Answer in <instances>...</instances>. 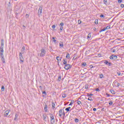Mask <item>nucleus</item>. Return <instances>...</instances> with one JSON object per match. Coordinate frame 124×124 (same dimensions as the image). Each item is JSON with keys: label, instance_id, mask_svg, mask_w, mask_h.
Returning a JSON list of instances; mask_svg holds the SVG:
<instances>
[{"label": "nucleus", "instance_id": "1", "mask_svg": "<svg viewBox=\"0 0 124 124\" xmlns=\"http://www.w3.org/2000/svg\"><path fill=\"white\" fill-rule=\"evenodd\" d=\"M3 40H1V45L0 47V56L1 59V61L3 63H5V61H4V58H3V46H4Z\"/></svg>", "mask_w": 124, "mask_h": 124}, {"label": "nucleus", "instance_id": "2", "mask_svg": "<svg viewBox=\"0 0 124 124\" xmlns=\"http://www.w3.org/2000/svg\"><path fill=\"white\" fill-rule=\"evenodd\" d=\"M50 123L51 124H54L56 123L55 121V117H54V115L52 114H50Z\"/></svg>", "mask_w": 124, "mask_h": 124}, {"label": "nucleus", "instance_id": "3", "mask_svg": "<svg viewBox=\"0 0 124 124\" xmlns=\"http://www.w3.org/2000/svg\"><path fill=\"white\" fill-rule=\"evenodd\" d=\"M59 115L60 117H62V116H63L64 117L65 116V113H64V110L62 109H60L59 110Z\"/></svg>", "mask_w": 124, "mask_h": 124}, {"label": "nucleus", "instance_id": "4", "mask_svg": "<svg viewBox=\"0 0 124 124\" xmlns=\"http://www.w3.org/2000/svg\"><path fill=\"white\" fill-rule=\"evenodd\" d=\"M41 54H40V57H42V58H43L44 56H45V54H46V51L44 49H42L41 50Z\"/></svg>", "mask_w": 124, "mask_h": 124}, {"label": "nucleus", "instance_id": "5", "mask_svg": "<svg viewBox=\"0 0 124 124\" xmlns=\"http://www.w3.org/2000/svg\"><path fill=\"white\" fill-rule=\"evenodd\" d=\"M19 56L20 62H24V57H23V55L22 54V53L20 52L19 54Z\"/></svg>", "mask_w": 124, "mask_h": 124}, {"label": "nucleus", "instance_id": "6", "mask_svg": "<svg viewBox=\"0 0 124 124\" xmlns=\"http://www.w3.org/2000/svg\"><path fill=\"white\" fill-rule=\"evenodd\" d=\"M72 66L71 65L69 64H66L65 65L64 68L66 69V70H68V69H70V68H71Z\"/></svg>", "mask_w": 124, "mask_h": 124}, {"label": "nucleus", "instance_id": "7", "mask_svg": "<svg viewBox=\"0 0 124 124\" xmlns=\"http://www.w3.org/2000/svg\"><path fill=\"white\" fill-rule=\"evenodd\" d=\"M42 9H43L42 7L40 6L39 8V10H38V15H41V13H42Z\"/></svg>", "mask_w": 124, "mask_h": 124}, {"label": "nucleus", "instance_id": "8", "mask_svg": "<svg viewBox=\"0 0 124 124\" xmlns=\"http://www.w3.org/2000/svg\"><path fill=\"white\" fill-rule=\"evenodd\" d=\"M64 24L63 22L61 23L59 25V27H60V31H62V30L63 29V27H62V26H63Z\"/></svg>", "mask_w": 124, "mask_h": 124}, {"label": "nucleus", "instance_id": "9", "mask_svg": "<svg viewBox=\"0 0 124 124\" xmlns=\"http://www.w3.org/2000/svg\"><path fill=\"white\" fill-rule=\"evenodd\" d=\"M104 63H105V64H107V65H109V66H111V65H112V64L111 63V62L107 61H105Z\"/></svg>", "mask_w": 124, "mask_h": 124}, {"label": "nucleus", "instance_id": "10", "mask_svg": "<svg viewBox=\"0 0 124 124\" xmlns=\"http://www.w3.org/2000/svg\"><path fill=\"white\" fill-rule=\"evenodd\" d=\"M8 114H9V110H7L5 111L4 113V117H7V116H8Z\"/></svg>", "mask_w": 124, "mask_h": 124}, {"label": "nucleus", "instance_id": "11", "mask_svg": "<svg viewBox=\"0 0 124 124\" xmlns=\"http://www.w3.org/2000/svg\"><path fill=\"white\" fill-rule=\"evenodd\" d=\"M59 46L60 48H63V42H60Z\"/></svg>", "mask_w": 124, "mask_h": 124}, {"label": "nucleus", "instance_id": "12", "mask_svg": "<svg viewBox=\"0 0 124 124\" xmlns=\"http://www.w3.org/2000/svg\"><path fill=\"white\" fill-rule=\"evenodd\" d=\"M47 110H48V106L47 105V104H45V107H44V110L45 112H47Z\"/></svg>", "mask_w": 124, "mask_h": 124}, {"label": "nucleus", "instance_id": "13", "mask_svg": "<svg viewBox=\"0 0 124 124\" xmlns=\"http://www.w3.org/2000/svg\"><path fill=\"white\" fill-rule=\"evenodd\" d=\"M25 46H23L21 49V54H24L25 53Z\"/></svg>", "mask_w": 124, "mask_h": 124}, {"label": "nucleus", "instance_id": "14", "mask_svg": "<svg viewBox=\"0 0 124 124\" xmlns=\"http://www.w3.org/2000/svg\"><path fill=\"white\" fill-rule=\"evenodd\" d=\"M70 109H71V107H69L68 108H66L65 110V111H67V112H69L70 111Z\"/></svg>", "mask_w": 124, "mask_h": 124}, {"label": "nucleus", "instance_id": "15", "mask_svg": "<svg viewBox=\"0 0 124 124\" xmlns=\"http://www.w3.org/2000/svg\"><path fill=\"white\" fill-rule=\"evenodd\" d=\"M52 42H54L55 43V44H56V42H57V40H56V38H55V37H53L52 38Z\"/></svg>", "mask_w": 124, "mask_h": 124}, {"label": "nucleus", "instance_id": "16", "mask_svg": "<svg viewBox=\"0 0 124 124\" xmlns=\"http://www.w3.org/2000/svg\"><path fill=\"white\" fill-rule=\"evenodd\" d=\"M112 57L113 58V60H117L118 59V56L114 55H112Z\"/></svg>", "mask_w": 124, "mask_h": 124}, {"label": "nucleus", "instance_id": "17", "mask_svg": "<svg viewBox=\"0 0 124 124\" xmlns=\"http://www.w3.org/2000/svg\"><path fill=\"white\" fill-rule=\"evenodd\" d=\"M62 58L61 57V58H60V57H59V56H57V57H56V60H57V61H60V62L62 61Z\"/></svg>", "mask_w": 124, "mask_h": 124}, {"label": "nucleus", "instance_id": "18", "mask_svg": "<svg viewBox=\"0 0 124 124\" xmlns=\"http://www.w3.org/2000/svg\"><path fill=\"white\" fill-rule=\"evenodd\" d=\"M63 63L65 65L66 64H67V61H66V59H63Z\"/></svg>", "mask_w": 124, "mask_h": 124}, {"label": "nucleus", "instance_id": "19", "mask_svg": "<svg viewBox=\"0 0 124 124\" xmlns=\"http://www.w3.org/2000/svg\"><path fill=\"white\" fill-rule=\"evenodd\" d=\"M17 118H18V114H16L15 117V118H14V121H17Z\"/></svg>", "mask_w": 124, "mask_h": 124}, {"label": "nucleus", "instance_id": "20", "mask_svg": "<svg viewBox=\"0 0 124 124\" xmlns=\"http://www.w3.org/2000/svg\"><path fill=\"white\" fill-rule=\"evenodd\" d=\"M81 65L83 67L87 66V63H86V62H84L81 64Z\"/></svg>", "mask_w": 124, "mask_h": 124}, {"label": "nucleus", "instance_id": "21", "mask_svg": "<svg viewBox=\"0 0 124 124\" xmlns=\"http://www.w3.org/2000/svg\"><path fill=\"white\" fill-rule=\"evenodd\" d=\"M77 104H78V105H80V106H81V105H82V102H81V101H77Z\"/></svg>", "mask_w": 124, "mask_h": 124}, {"label": "nucleus", "instance_id": "22", "mask_svg": "<svg viewBox=\"0 0 124 124\" xmlns=\"http://www.w3.org/2000/svg\"><path fill=\"white\" fill-rule=\"evenodd\" d=\"M91 33H89L87 36V39H88L89 40L90 38H91Z\"/></svg>", "mask_w": 124, "mask_h": 124}, {"label": "nucleus", "instance_id": "23", "mask_svg": "<svg viewBox=\"0 0 124 124\" xmlns=\"http://www.w3.org/2000/svg\"><path fill=\"white\" fill-rule=\"evenodd\" d=\"M93 93H87V96L88 97H91V96H93Z\"/></svg>", "mask_w": 124, "mask_h": 124}, {"label": "nucleus", "instance_id": "24", "mask_svg": "<svg viewBox=\"0 0 124 124\" xmlns=\"http://www.w3.org/2000/svg\"><path fill=\"white\" fill-rule=\"evenodd\" d=\"M73 103H74V100H72L70 104L69 105V106H71V105H72V104H73Z\"/></svg>", "mask_w": 124, "mask_h": 124}, {"label": "nucleus", "instance_id": "25", "mask_svg": "<svg viewBox=\"0 0 124 124\" xmlns=\"http://www.w3.org/2000/svg\"><path fill=\"white\" fill-rule=\"evenodd\" d=\"M66 59H69L70 58V55L69 53H67L66 56Z\"/></svg>", "mask_w": 124, "mask_h": 124}, {"label": "nucleus", "instance_id": "26", "mask_svg": "<svg viewBox=\"0 0 124 124\" xmlns=\"http://www.w3.org/2000/svg\"><path fill=\"white\" fill-rule=\"evenodd\" d=\"M5 88L3 86H2L1 87V92H4Z\"/></svg>", "mask_w": 124, "mask_h": 124}, {"label": "nucleus", "instance_id": "27", "mask_svg": "<svg viewBox=\"0 0 124 124\" xmlns=\"http://www.w3.org/2000/svg\"><path fill=\"white\" fill-rule=\"evenodd\" d=\"M62 97H63V98H65V97H66V93H63L62 95Z\"/></svg>", "mask_w": 124, "mask_h": 124}, {"label": "nucleus", "instance_id": "28", "mask_svg": "<svg viewBox=\"0 0 124 124\" xmlns=\"http://www.w3.org/2000/svg\"><path fill=\"white\" fill-rule=\"evenodd\" d=\"M52 109H55V103H52Z\"/></svg>", "mask_w": 124, "mask_h": 124}, {"label": "nucleus", "instance_id": "29", "mask_svg": "<svg viewBox=\"0 0 124 124\" xmlns=\"http://www.w3.org/2000/svg\"><path fill=\"white\" fill-rule=\"evenodd\" d=\"M75 122L76 123H79V119L78 118H75Z\"/></svg>", "mask_w": 124, "mask_h": 124}, {"label": "nucleus", "instance_id": "30", "mask_svg": "<svg viewBox=\"0 0 124 124\" xmlns=\"http://www.w3.org/2000/svg\"><path fill=\"white\" fill-rule=\"evenodd\" d=\"M110 28H111V26H107L106 28H105L106 29V30H109V29H110Z\"/></svg>", "mask_w": 124, "mask_h": 124}, {"label": "nucleus", "instance_id": "31", "mask_svg": "<svg viewBox=\"0 0 124 124\" xmlns=\"http://www.w3.org/2000/svg\"><path fill=\"white\" fill-rule=\"evenodd\" d=\"M106 31V29L105 28L101 30V31H99V32H102V31Z\"/></svg>", "mask_w": 124, "mask_h": 124}, {"label": "nucleus", "instance_id": "32", "mask_svg": "<svg viewBox=\"0 0 124 124\" xmlns=\"http://www.w3.org/2000/svg\"><path fill=\"white\" fill-rule=\"evenodd\" d=\"M110 92L112 94H115V93L114 90H110Z\"/></svg>", "mask_w": 124, "mask_h": 124}, {"label": "nucleus", "instance_id": "33", "mask_svg": "<svg viewBox=\"0 0 124 124\" xmlns=\"http://www.w3.org/2000/svg\"><path fill=\"white\" fill-rule=\"evenodd\" d=\"M94 23L96 25H97L98 24V20L95 19Z\"/></svg>", "mask_w": 124, "mask_h": 124}, {"label": "nucleus", "instance_id": "34", "mask_svg": "<svg viewBox=\"0 0 124 124\" xmlns=\"http://www.w3.org/2000/svg\"><path fill=\"white\" fill-rule=\"evenodd\" d=\"M43 120H44V121H45V120H46V115H43Z\"/></svg>", "mask_w": 124, "mask_h": 124}, {"label": "nucleus", "instance_id": "35", "mask_svg": "<svg viewBox=\"0 0 124 124\" xmlns=\"http://www.w3.org/2000/svg\"><path fill=\"white\" fill-rule=\"evenodd\" d=\"M111 51L112 53H115L116 52V49H113V48H111Z\"/></svg>", "mask_w": 124, "mask_h": 124}, {"label": "nucleus", "instance_id": "36", "mask_svg": "<svg viewBox=\"0 0 124 124\" xmlns=\"http://www.w3.org/2000/svg\"><path fill=\"white\" fill-rule=\"evenodd\" d=\"M99 76H100V78L101 79H102V78H103V74H100Z\"/></svg>", "mask_w": 124, "mask_h": 124}, {"label": "nucleus", "instance_id": "37", "mask_svg": "<svg viewBox=\"0 0 124 124\" xmlns=\"http://www.w3.org/2000/svg\"><path fill=\"white\" fill-rule=\"evenodd\" d=\"M116 85L117 87H120V83H119V82L116 83Z\"/></svg>", "mask_w": 124, "mask_h": 124}, {"label": "nucleus", "instance_id": "38", "mask_svg": "<svg viewBox=\"0 0 124 124\" xmlns=\"http://www.w3.org/2000/svg\"><path fill=\"white\" fill-rule=\"evenodd\" d=\"M89 98H88V100H90V101H93V99H92V97H88Z\"/></svg>", "mask_w": 124, "mask_h": 124}, {"label": "nucleus", "instance_id": "39", "mask_svg": "<svg viewBox=\"0 0 124 124\" xmlns=\"http://www.w3.org/2000/svg\"><path fill=\"white\" fill-rule=\"evenodd\" d=\"M109 105H113V102L112 101H110L109 102Z\"/></svg>", "mask_w": 124, "mask_h": 124}, {"label": "nucleus", "instance_id": "40", "mask_svg": "<svg viewBox=\"0 0 124 124\" xmlns=\"http://www.w3.org/2000/svg\"><path fill=\"white\" fill-rule=\"evenodd\" d=\"M61 79H62V77L59 76L58 77V80L60 81H61Z\"/></svg>", "mask_w": 124, "mask_h": 124}, {"label": "nucleus", "instance_id": "41", "mask_svg": "<svg viewBox=\"0 0 124 124\" xmlns=\"http://www.w3.org/2000/svg\"><path fill=\"white\" fill-rule=\"evenodd\" d=\"M85 89H89V85H86L85 86Z\"/></svg>", "mask_w": 124, "mask_h": 124}, {"label": "nucleus", "instance_id": "42", "mask_svg": "<svg viewBox=\"0 0 124 124\" xmlns=\"http://www.w3.org/2000/svg\"><path fill=\"white\" fill-rule=\"evenodd\" d=\"M100 17L101 18H103V19H104V15H101L100 16Z\"/></svg>", "mask_w": 124, "mask_h": 124}, {"label": "nucleus", "instance_id": "43", "mask_svg": "<svg viewBox=\"0 0 124 124\" xmlns=\"http://www.w3.org/2000/svg\"><path fill=\"white\" fill-rule=\"evenodd\" d=\"M43 94H45V95H46L47 94V93H46V91H44L42 92Z\"/></svg>", "mask_w": 124, "mask_h": 124}, {"label": "nucleus", "instance_id": "44", "mask_svg": "<svg viewBox=\"0 0 124 124\" xmlns=\"http://www.w3.org/2000/svg\"><path fill=\"white\" fill-rule=\"evenodd\" d=\"M109 59L110 60H114V58L113 56H112V55L110 56Z\"/></svg>", "mask_w": 124, "mask_h": 124}, {"label": "nucleus", "instance_id": "45", "mask_svg": "<svg viewBox=\"0 0 124 124\" xmlns=\"http://www.w3.org/2000/svg\"><path fill=\"white\" fill-rule=\"evenodd\" d=\"M123 1V0H118V3H121Z\"/></svg>", "mask_w": 124, "mask_h": 124}, {"label": "nucleus", "instance_id": "46", "mask_svg": "<svg viewBox=\"0 0 124 124\" xmlns=\"http://www.w3.org/2000/svg\"><path fill=\"white\" fill-rule=\"evenodd\" d=\"M52 29H55L56 28V26L55 25H53L52 26Z\"/></svg>", "mask_w": 124, "mask_h": 124}, {"label": "nucleus", "instance_id": "47", "mask_svg": "<svg viewBox=\"0 0 124 124\" xmlns=\"http://www.w3.org/2000/svg\"><path fill=\"white\" fill-rule=\"evenodd\" d=\"M81 22L80 20H78V23L79 24V25H80V24H81Z\"/></svg>", "mask_w": 124, "mask_h": 124}, {"label": "nucleus", "instance_id": "48", "mask_svg": "<svg viewBox=\"0 0 124 124\" xmlns=\"http://www.w3.org/2000/svg\"><path fill=\"white\" fill-rule=\"evenodd\" d=\"M106 2H107V0H104V3H105V4H106Z\"/></svg>", "mask_w": 124, "mask_h": 124}, {"label": "nucleus", "instance_id": "49", "mask_svg": "<svg viewBox=\"0 0 124 124\" xmlns=\"http://www.w3.org/2000/svg\"><path fill=\"white\" fill-rule=\"evenodd\" d=\"M121 7H122V8L124 7V4H122L121 5Z\"/></svg>", "mask_w": 124, "mask_h": 124}, {"label": "nucleus", "instance_id": "50", "mask_svg": "<svg viewBox=\"0 0 124 124\" xmlns=\"http://www.w3.org/2000/svg\"><path fill=\"white\" fill-rule=\"evenodd\" d=\"M90 67L91 68H93V67H93V66L92 65H90Z\"/></svg>", "mask_w": 124, "mask_h": 124}, {"label": "nucleus", "instance_id": "51", "mask_svg": "<svg viewBox=\"0 0 124 124\" xmlns=\"http://www.w3.org/2000/svg\"><path fill=\"white\" fill-rule=\"evenodd\" d=\"M26 18H29V15L28 14H26Z\"/></svg>", "mask_w": 124, "mask_h": 124}, {"label": "nucleus", "instance_id": "52", "mask_svg": "<svg viewBox=\"0 0 124 124\" xmlns=\"http://www.w3.org/2000/svg\"><path fill=\"white\" fill-rule=\"evenodd\" d=\"M106 95H107L108 97H109V96H110V94H108V93H106Z\"/></svg>", "mask_w": 124, "mask_h": 124}, {"label": "nucleus", "instance_id": "53", "mask_svg": "<svg viewBox=\"0 0 124 124\" xmlns=\"http://www.w3.org/2000/svg\"><path fill=\"white\" fill-rule=\"evenodd\" d=\"M93 111H96V108H93Z\"/></svg>", "mask_w": 124, "mask_h": 124}, {"label": "nucleus", "instance_id": "54", "mask_svg": "<svg viewBox=\"0 0 124 124\" xmlns=\"http://www.w3.org/2000/svg\"><path fill=\"white\" fill-rule=\"evenodd\" d=\"M117 74H118V75L119 76H120V75H121V73L118 72V73H117Z\"/></svg>", "mask_w": 124, "mask_h": 124}, {"label": "nucleus", "instance_id": "55", "mask_svg": "<svg viewBox=\"0 0 124 124\" xmlns=\"http://www.w3.org/2000/svg\"><path fill=\"white\" fill-rule=\"evenodd\" d=\"M104 110H105V108H102L101 109V111H104Z\"/></svg>", "mask_w": 124, "mask_h": 124}, {"label": "nucleus", "instance_id": "56", "mask_svg": "<svg viewBox=\"0 0 124 124\" xmlns=\"http://www.w3.org/2000/svg\"><path fill=\"white\" fill-rule=\"evenodd\" d=\"M39 88H40V89H41V90H42V86H40L39 87Z\"/></svg>", "mask_w": 124, "mask_h": 124}, {"label": "nucleus", "instance_id": "57", "mask_svg": "<svg viewBox=\"0 0 124 124\" xmlns=\"http://www.w3.org/2000/svg\"><path fill=\"white\" fill-rule=\"evenodd\" d=\"M23 27L24 30H25V29L26 28V27L24 25H23Z\"/></svg>", "mask_w": 124, "mask_h": 124}, {"label": "nucleus", "instance_id": "58", "mask_svg": "<svg viewBox=\"0 0 124 124\" xmlns=\"http://www.w3.org/2000/svg\"><path fill=\"white\" fill-rule=\"evenodd\" d=\"M95 91H99V89L98 88H96Z\"/></svg>", "mask_w": 124, "mask_h": 124}, {"label": "nucleus", "instance_id": "59", "mask_svg": "<svg viewBox=\"0 0 124 124\" xmlns=\"http://www.w3.org/2000/svg\"><path fill=\"white\" fill-rule=\"evenodd\" d=\"M93 31H96V28H93Z\"/></svg>", "mask_w": 124, "mask_h": 124}, {"label": "nucleus", "instance_id": "60", "mask_svg": "<svg viewBox=\"0 0 124 124\" xmlns=\"http://www.w3.org/2000/svg\"><path fill=\"white\" fill-rule=\"evenodd\" d=\"M98 56H99V57H101V54H98Z\"/></svg>", "mask_w": 124, "mask_h": 124}, {"label": "nucleus", "instance_id": "61", "mask_svg": "<svg viewBox=\"0 0 124 124\" xmlns=\"http://www.w3.org/2000/svg\"><path fill=\"white\" fill-rule=\"evenodd\" d=\"M45 96V95H43V97H44Z\"/></svg>", "mask_w": 124, "mask_h": 124}, {"label": "nucleus", "instance_id": "62", "mask_svg": "<svg viewBox=\"0 0 124 124\" xmlns=\"http://www.w3.org/2000/svg\"><path fill=\"white\" fill-rule=\"evenodd\" d=\"M75 59V58H74V57L73 58V60H74Z\"/></svg>", "mask_w": 124, "mask_h": 124}]
</instances>
